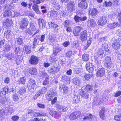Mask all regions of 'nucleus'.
I'll return each mask as SVG.
<instances>
[{
    "label": "nucleus",
    "instance_id": "obj_27",
    "mask_svg": "<svg viewBox=\"0 0 121 121\" xmlns=\"http://www.w3.org/2000/svg\"><path fill=\"white\" fill-rule=\"evenodd\" d=\"M97 54L99 57L102 58L103 56V54H104V50L102 48H100L98 50Z\"/></svg>",
    "mask_w": 121,
    "mask_h": 121
},
{
    "label": "nucleus",
    "instance_id": "obj_62",
    "mask_svg": "<svg viewBox=\"0 0 121 121\" xmlns=\"http://www.w3.org/2000/svg\"><path fill=\"white\" fill-rule=\"evenodd\" d=\"M73 34L75 36H77L79 35V32H78L74 28L73 31Z\"/></svg>",
    "mask_w": 121,
    "mask_h": 121
},
{
    "label": "nucleus",
    "instance_id": "obj_52",
    "mask_svg": "<svg viewBox=\"0 0 121 121\" xmlns=\"http://www.w3.org/2000/svg\"><path fill=\"white\" fill-rule=\"evenodd\" d=\"M112 5L113 6L116 7L118 4V1L117 0H112Z\"/></svg>",
    "mask_w": 121,
    "mask_h": 121
},
{
    "label": "nucleus",
    "instance_id": "obj_57",
    "mask_svg": "<svg viewBox=\"0 0 121 121\" xmlns=\"http://www.w3.org/2000/svg\"><path fill=\"white\" fill-rule=\"evenodd\" d=\"M80 18L79 16L76 15L74 17V19L76 22H78L80 21Z\"/></svg>",
    "mask_w": 121,
    "mask_h": 121
},
{
    "label": "nucleus",
    "instance_id": "obj_2",
    "mask_svg": "<svg viewBox=\"0 0 121 121\" xmlns=\"http://www.w3.org/2000/svg\"><path fill=\"white\" fill-rule=\"evenodd\" d=\"M82 117V118L84 121H86L90 119L92 121H95L96 120V117L91 114H84Z\"/></svg>",
    "mask_w": 121,
    "mask_h": 121
},
{
    "label": "nucleus",
    "instance_id": "obj_42",
    "mask_svg": "<svg viewBox=\"0 0 121 121\" xmlns=\"http://www.w3.org/2000/svg\"><path fill=\"white\" fill-rule=\"evenodd\" d=\"M82 58L83 60L85 61H87L89 59V55L86 54H84L82 55Z\"/></svg>",
    "mask_w": 121,
    "mask_h": 121
},
{
    "label": "nucleus",
    "instance_id": "obj_56",
    "mask_svg": "<svg viewBox=\"0 0 121 121\" xmlns=\"http://www.w3.org/2000/svg\"><path fill=\"white\" fill-rule=\"evenodd\" d=\"M19 118V117L17 116H14L12 117V119L13 121H17Z\"/></svg>",
    "mask_w": 121,
    "mask_h": 121
},
{
    "label": "nucleus",
    "instance_id": "obj_3",
    "mask_svg": "<svg viewBox=\"0 0 121 121\" xmlns=\"http://www.w3.org/2000/svg\"><path fill=\"white\" fill-rule=\"evenodd\" d=\"M107 17L106 16L104 15L101 16L99 17L98 23L99 25L103 26L107 23Z\"/></svg>",
    "mask_w": 121,
    "mask_h": 121
},
{
    "label": "nucleus",
    "instance_id": "obj_36",
    "mask_svg": "<svg viewBox=\"0 0 121 121\" xmlns=\"http://www.w3.org/2000/svg\"><path fill=\"white\" fill-rule=\"evenodd\" d=\"M93 86L90 85H88L85 87V90L87 91H91L93 90Z\"/></svg>",
    "mask_w": 121,
    "mask_h": 121
},
{
    "label": "nucleus",
    "instance_id": "obj_12",
    "mask_svg": "<svg viewBox=\"0 0 121 121\" xmlns=\"http://www.w3.org/2000/svg\"><path fill=\"white\" fill-rule=\"evenodd\" d=\"M105 69L103 68H99L96 73V76L97 77H101L105 75Z\"/></svg>",
    "mask_w": 121,
    "mask_h": 121
},
{
    "label": "nucleus",
    "instance_id": "obj_38",
    "mask_svg": "<svg viewBox=\"0 0 121 121\" xmlns=\"http://www.w3.org/2000/svg\"><path fill=\"white\" fill-rule=\"evenodd\" d=\"M102 47L104 48L105 51L109 52L110 50L108 49V44L107 43H104L102 45Z\"/></svg>",
    "mask_w": 121,
    "mask_h": 121
},
{
    "label": "nucleus",
    "instance_id": "obj_22",
    "mask_svg": "<svg viewBox=\"0 0 121 121\" xmlns=\"http://www.w3.org/2000/svg\"><path fill=\"white\" fill-rule=\"evenodd\" d=\"M79 93L82 97L84 98L88 99L89 97V95L88 93L82 90H80Z\"/></svg>",
    "mask_w": 121,
    "mask_h": 121
},
{
    "label": "nucleus",
    "instance_id": "obj_54",
    "mask_svg": "<svg viewBox=\"0 0 121 121\" xmlns=\"http://www.w3.org/2000/svg\"><path fill=\"white\" fill-rule=\"evenodd\" d=\"M7 114L5 112V110L0 109V116L2 117L4 115H7Z\"/></svg>",
    "mask_w": 121,
    "mask_h": 121
},
{
    "label": "nucleus",
    "instance_id": "obj_14",
    "mask_svg": "<svg viewBox=\"0 0 121 121\" xmlns=\"http://www.w3.org/2000/svg\"><path fill=\"white\" fill-rule=\"evenodd\" d=\"M56 93L55 92H52L47 94L46 98L48 100H51L55 97Z\"/></svg>",
    "mask_w": 121,
    "mask_h": 121
},
{
    "label": "nucleus",
    "instance_id": "obj_33",
    "mask_svg": "<svg viewBox=\"0 0 121 121\" xmlns=\"http://www.w3.org/2000/svg\"><path fill=\"white\" fill-rule=\"evenodd\" d=\"M29 72L31 74L35 75L37 72V70L35 68H30L29 69Z\"/></svg>",
    "mask_w": 121,
    "mask_h": 121
},
{
    "label": "nucleus",
    "instance_id": "obj_59",
    "mask_svg": "<svg viewBox=\"0 0 121 121\" xmlns=\"http://www.w3.org/2000/svg\"><path fill=\"white\" fill-rule=\"evenodd\" d=\"M13 98L14 100L15 101H18L19 100V97L16 94H14L13 95Z\"/></svg>",
    "mask_w": 121,
    "mask_h": 121
},
{
    "label": "nucleus",
    "instance_id": "obj_13",
    "mask_svg": "<svg viewBox=\"0 0 121 121\" xmlns=\"http://www.w3.org/2000/svg\"><path fill=\"white\" fill-rule=\"evenodd\" d=\"M74 4L71 2L68 3L67 5V9L69 12H73L75 10Z\"/></svg>",
    "mask_w": 121,
    "mask_h": 121
},
{
    "label": "nucleus",
    "instance_id": "obj_7",
    "mask_svg": "<svg viewBox=\"0 0 121 121\" xmlns=\"http://www.w3.org/2000/svg\"><path fill=\"white\" fill-rule=\"evenodd\" d=\"M38 62V59L36 56H31L29 60L30 63L32 65H36Z\"/></svg>",
    "mask_w": 121,
    "mask_h": 121
},
{
    "label": "nucleus",
    "instance_id": "obj_8",
    "mask_svg": "<svg viewBox=\"0 0 121 121\" xmlns=\"http://www.w3.org/2000/svg\"><path fill=\"white\" fill-rule=\"evenodd\" d=\"M80 112L79 111L74 112L70 115L69 118L71 120H73L77 118L78 117L80 116Z\"/></svg>",
    "mask_w": 121,
    "mask_h": 121
},
{
    "label": "nucleus",
    "instance_id": "obj_46",
    "mask_svg": "<svg viewBox=\"0 0 121 121\" xmlns=\"http://www.w3.org/2000/svg\"><path fill=\"white\" fill-rule=\"evenodd\" d=\"M40 74V77L43 78H47L48 76L46 73L44 71L41 72Z\"/></svg>",
    "mask_w": 121,
    "mask_h": 121
},
{
    "label": "nucleus",
    "instance_id": "obj_55",
    "mask_svg": "<svg viewBox=\"0 0 121 121\" xmlns=\"http://www.w3.org/2000/svg\"><path fill=\"white\" fill-rule=\"evenodd\" d=\"M114 119L118 121H121V115H119L115 116Z\"/></svg>",
    "mask_w": 121,
    "mask_h": 121
},
{
    "label": "nucleus",
    "instance_id": "obj_64",
    "mask_svg": "<svg viewBox=\"0 0 121 121\" xmlns=\"http://www.w3.org/2000/svg\"><path fill=\"white\" fill-rule=\"evenodd\" d=\"M50 114L52 116L56 115L57 112L55 111H53L52 110H50Z\"/></svg>",
    "mask_w": 121,
    "mask_h": 121
},
{
    "label": "nucleus",
    "instance_id": "obj_43",
    "mask_svg": "<svg viewBox=\"0 0 121 121\" xmlns=\"http://www.w3.org/2000/svg\"><path fill=\"white\" fill-rule=\"evenodd\" d=\"M73 52L72 51H69L67 52L65 54L66 56L67 57H71L73 55Z\"/></svg>",
    "mask_w": 121,
    "mask_h": 121
},
{
    "label": "nucleus",
    "instance_id": "obj_15",
    "mask_svg": "<svg viewBox=\"0 0 121 121\" xmlns=\"http://www.w3.org/2000/svg\"><path fill=\"white\" fill-rule=\"evenodd\" d=\"M105 65L108 68H110L111 66V62L109 56L106 57L105 60Z\"/></svg>",
    "mask_w": 121,
    "mask_h": 121
},
{
    "label": "nucleus",
    "instance_id": "obj_9",
    "mask_svg": "<svg viewBox=\"0 0 121 121\" xmlns=\"http://www.w3.org/2000/svg\"><path fill=\"white\" fill-rule=\"evenodd\" d=\"M107 26L110 29H113L117 27H121V22L120 23L115 22L110 23L108 24Z\"/></svg>",
    "mask_w": 121,
    "mask_h": 121
},
{
    "label": "nucleus",
    "instance_id": "obj_4",
    "mask_svg": "<svg viewBox=\"0 0 121 121\" xmlns=\"http://www.w3.org/2000/svg\"><path fill=\"white\" fill-rule=\"evenodd\" d=\"M29 23V21L27 19L23 18L21 22V23L20 24V28L22 29L26 28Z\"/></svg>",
    "mask_w": 121,
    "mask_h": 121
},
{
    "label": "nucleus",
    "instance_id": "obj_20",
    "mask_svg": "<svg viewBox=\"0 0 121 121\" xmlns=\"http://www.w3.org/2000/svg\"><path fill=\"white\" fill-rule=\"evenodd\" d=\"M98 13V10L95 8L91 9L89 11V14L90 15L95 16Z\"/></svg>",
    "mask_w": 121,
    "mask_h": 121
},
{
    "label": "nucleus",
    "instance_id": "obj_32",
    "mask_svg": "<svg viewBox=\"0 0 121 121\" xmlns=\"http://www.w3.org/2000/svg\"><path fill=\"white\" fill-rule=\"evenodd\" d=\"M32 9L38 14H39L40 12L38 6L36 4H34L32 6Z\"/></svg>",
    "mask_w": 121,
    "mask_h": 121
},
{
    "label": "nucleus",
    "instance_id": "obj_49",
    "mask_svg": "<svg viewBox=\"0 0 121 121\" xmlns=\"http://www.w3.org/2000/svg\"><path fill=\"white\" fill-rule=\"evenodd\" d=\"M101 100V99L100 98H95L94 99V102L97 105L99 104V102H100Z\"/></svg>",
    "mask_w": 121,
    "mask_h": 121
},
{
    "label": "nucleus",
    "instance_id": "obj_16",
    "mask_svg": "<svg viewBox=\"0 0 121 121\" xmlns=\"http://www.w3.org/2000/svg\"><path fill=\"white\" fill-rule=\"evenodd\" d=\"M80 96L78 94L76 95L75 94L73 95V97L72 101L73 103H78L80 100Z\"/></svg>",
    "mask_w": 121,
    "mask_h": 121
},
{
    "label": "nucleus",
    "instance_id": "obj_34",
    "mask_svg": "<svg viewBox=\"0 0 121 121\" xmlns=\"http://www.w3.org/2000/svg\"><path fill=\"white\" fill-rule=\"evenodd\" d=\"M23 50L27 54H29L31 52L30 47L29 46H25L23 49Z\"/></svg>",
    "mask_w": 121,
    "mask_h": 121
},
{
    "label": "nucleus",
    "instance_id": "obj_40",
    "mask_svg": "<svg viewBox=\"0 0 121 121\" xmlns=\"http://www.w3.org/2000/svg\"><path fill=\"white\" fill-rule=\"evenodd\" d=\"M11 31L10 30L6 31L4 33V35L7 38H9L10 36Z\"/></svg>",
    "mask_w": 121,
    "mask_h": 121
},
{
    "label": "nucleus",
    "instance_id": "obj_63",
    "mask_svg": "<svg viewBox=\"0 0 121 121\" xmlns=\"http://www.w3.org/2000/svg\"><path fill=\"white\" fill-rule=\"evenodd\" d=\"M76 30H77L79 33L80 31L82 29V28L80 26H77L74 28Z\"/></svg>",
    "mask_w": 121,
    "mask_h": 121
},
{
    "label": "nucleus",
    "instance_id": "obj_1",
    "mask_svg": "<svg viewBox=\"0 0 121 121\" xmlns=\"http://www.w3.org/2000/svg\"><path fill=\"white\" fill-rule=\"evenodd\" d=\"M112 45L114 49L116 50L119 49L121 46V39H119L114 40Z\"/></svg>",
    "mask_w": 121,
    "mask_h": 121
},
{
    "label": "nucleus",
    "instance_id": "obj_45",
    "mask_svg": "<svg viewBox=\"0 0 121 121\" xmlns=\"http://www.w3.org/2000/svg\"><path fill=\"white\" fill-rule=\"evenodd\" d=\"M30 26L31 30L33 31H35L36 29L35 24L32 22L30 23Z\"/></svg>",
    "mask_w": 121,
    "mask_h": 121
},
{
    "label": "nucleus",
    "instance_id": "obj_61",
    "mask_svg": "<svg viewBox=\"0 0 121 121\" xmlns=\"http://www.w3.org/2000/svg\"><path fill=\"white\" fill-rule=\"evenodd\" d=\"M92 76L90 74H86L84 76L85 79L86 80H89L92 77Z\"/></svg>",
    "mask_w": 121,
    "mask_h": 121
},
{
    "label": "nucleus",
    "instance_id": "obj_44",
    "mask_svg": "<svg viewBox=\"0 0 121 121\" xmlns=\"http://www.w3.org/2000/svg\"><path fill=\"white\" fill-rule=\"evenodd\" d=\"M36 114H37V116H47V114L46 113L43 112H37Z\"/></svg>",
    "mask_w": 121,
    "mask_h": 121
},
{
    "label": "nucleus",
    "instance_id": "obj_18",
    "mask_svg": "<svg viewBox=\"0 0 121 121\" xmlns=\"http://www.w3.org/2000/svg\"><path fill=\"white\" fill-rule=\"evenodd\" d=\"M17 55L14 54L13 53L9 52V53L5 55V56L9 60H12V58H15L16 57Z\"/></svg>",
    "mask_w": 121,
    "mask_h": 121
},
{
    "label": "nucleus",
    "instance_id": "obj_21",
    "mask_svg": "<svg viewBox=\"0 0 121 121\" xmlns=\"http://www.w3.org/2000/svg\"><path fill=\"white\" fill-rule=\"evenodd\" d=\"M78 5L81 8L85 9L87 8L88 5L87 2L81 1L79 3Z\"/></svg>",
    "mask_w": 121,
    "mask_h": 121
},
{
    "label": "nucleus",
    "instance_id": "obj_19",
    "mask_svg": "<svg viewBox=\"0 0 121 121\" xmlns=\"http://www.w3.org/2000/svg\"><path fill=\"white\" fill-rule=\"evenodd\" d=\"M73 82L76 85L80 86L81 84V80L78 77H75L73 79Z\"/></svg>",
    "mask_w": 121,
    "mask_h": 121
},
{
    "label": "nucleus",
    "instance_id": "obj_51",
    "mask_svg": "<svg viewBox=\"0 0 121 121\" xmlns=\"http://www.w3.org/2000/svg\"><path fill=\"white\" fill-rule=\"evenodd\" d=\"M61 79L66 81H68L70 82V78H69L66 75L62 76L61 78Z\"/></svg>",
    "mask_w": 121,
    "mask_h": 121
},
{
    "label": "nucleus",
    "instance_id": "obj_11",
    "mask_svg": "<svg viewBox=\"0 0 121 121\" xmlns=\"http://www.w3.org/2000/svg\"><path fill=\"white\" fill-rule=\"evenodd\" d=\"M60 70V68L59 67H57L53 66L51 67L48 70L49 72L51 73L54 74L56 73Z\"/></svg>",
    "mask_w": 121,
    "mask_h": 121
},
{
    "label": "nucleus",
    "instance_id": "obj_37",
    "mask_svg": "<svg viewBox=\"0 0 121 121\" xmlns=\"http://www.w3.org/2000/svg\"><path fill=\"white\" fill-rule=\"evenodd\" d=\"M28 113L30 114L31 116L36 117L37 116L36 112H35L33 110L31 109H29L28 111Z\"/></svg>",
    "mask_w": 121,
    "mask_h": 121
},
{
    "label": "nucleus",
    "instance_id": "obj_5",
    "mask_svg": "<svg viewBox=\"0 0 121 121\" xmlns=\"http://www.w3.org/2000/svg\"><path fill=\"white\" fill-rule=\"evenodd\" d=\"M88 35L87 31L86 30L82 31L80 34V39L82 42L86 40L87 39Z\"/></svg>",
    "mask_w": 121,
    "mask_h": 121
},
{
    "label": "nucleus",
    "instance_id": "obj_6",
    "mask_svg": "<svg viewBox=\"0 0 121 121\" xmlns=\"http://www.w3.org/2000/svg\"><path fill=\"white\" fill-rule=\"evenodd\" d=\"M3 24L5 28L10 26L13 24V21L11 20L6 19L4 20L3 22Z\"/></svg>",
    "mask_w": 121,
    "mask_h": 121
},
{
    "label": "nucleus",
    "instance_id": "obj_17",
    "mask_svg": "<svg viewBox=\"0 0 121 121\" xmlns=\"http://www.w3.org/2000/svg\"><path fill=\"white\" fill-rule=\"evenodd\" d=\"M40 37L39 35H36L35 36L34 39V41L33 42V45L32 47L33 48H35V46L37 44V42L39 41L40 40Z\"/></svg>",
    "mask_w": 121,
    "mask_h": 121
},
{
    "label": "nucleus",
    "instance_id": "obj_23",
    "mask_svg": "<svg viewBox=\"0 0 121 121\" xmlns=\"http://www.w3.org/2000/svg\"><path fill=\"white\" fill-rule=\"evenodd\" d=\"M39 27L42 28L45 27V24L43 19L42 18H39L38 20Z\"/></svg>",
    "mask_w": 121,
    "mask_h": 121
},
{
    "label": "nucleus",
    "instance_id": "obj_28",
    "mask_svg": "<svg viewBox=\"0 0 121 121\" xmlns=\"http://www.w3.org/2000/svg\"><path fill=\"white\" fill-rule=\"evenodd\" d=\"M61 50V48L58 47H56L54 48L53 50V52L54 55L55 56L57 55V54Z\"/></svg>",
    "mask_w": 121,
    "mask_h": 121
},
{
    "label": "nucleus",
    "instance_id": "obj_31",
    "mask_svg": "<svg viewBox=\"0 0 121 121\" xmlns=\"http://www.w3.org/2000/svg\"><path fill=\"white\" fill-rule=\"evenodd\" d=\"M23 60V58L22 56H18L17 57L16 60V62L17 65H19L20 63Z\"/></svg>",
    "mask_w": 121,
    "mask_h": 121
},
{
    "label": "nucleus",
    "instance_id": "obj_35",
    "mask_svg": "<svg viewBox=\"0 0 121 121\" xmlns=\"http://www.w3.org/2000/svg\"><path fill=\"white\" fill-rule=\"evenodd\" d=\"M9 89V88L7 86L3 88L1 90L2 93L4 95L7 94L8 92Z\"/></svg>",
    "mask_w": 121,
    "mask_h": 121
},
{
    "label": "nucleus",
    "instance_id": "obj_47",
    "mask_svg": "<svg viewBox=\"0 0 121 121\" xmlns=\"http://www.w3.org/2000/svg\"><path fill=\"white\" fill-rule=\"evenodd\" d=\"M112 1L107 2V1H105L104 3L103 4L105 6V7L110 6L112 5Z\"/></svg>",
    "mask_w": 121,
    "mask_h": 121
},
{
    "label": "nucleus",
    "instance_id": "obj_50",
    "mask_svg": "<svg viewBox=\"0 0 121 121\" xmlns=\"http://www.w3.org/2000/svg\"><path fill=\"white\" fill-rule=\"evenodd\" d=\"M16 40L18 43L20 45H21L23 43V40L20 38H17Z\"/></svg>",
    "mask_w": 121,
    "mask_h": 121
},
{
    "label": "nucleus",
    "instance_id": "obj_26",
    "mask_svg": "<svg viewBox=\"0 0 121 121\" xmlns=\"http://www.w3.org/2000/svg\"><path fill=\"white\" fill-rule=\"evenodd\" d=\"M105 112V109L104 108H102L99 112L100 117L103 120H104L105 118L104 113Z\"/></svg>",
    "mask_w": 121,
    "mask_h": 121
},
{
    "label": "nucleus",
    "instance_id": "obj_25",
    "mask_svg": "<svg viewBox=\"0 0 121 121\" xmlns=\"http://www.w3.org/2000/svg\"><path fill=\"white\" fill-rule=\"evenodd\" d=\"M35 85L36 83L35 80L32 79H30L28 82V86L29 87H31L32 88H34Z\"/></svg>",
    "mask_w": 121,
    "mask_h": 121
},
{
    "label": "nucleus",
    "instance_id": "obj_60",
    "mask_svg": "<svg viewBox=\"0 0 121 121\" xmlns=\"http://www.w3.org/2000/svg\"><path fill=\"white\" fill-rule=\"evenodd\" d=\"M4 98L3 97V96H1V97H0V102L2 104H4L5 102V100Z\"/></svg>",
    "mask_w": 121,
    "mask_h": 121
},
{
    "label": "nucleus",
    "instance_id": "obj_29",
    "mask_svg": "<svg viewBox=\"0 0 121 121\" xmlns=\"http://www.w3.org/2000/svg\"><path fill=\"white\" fill-rule=\"evenodd\" d=\"M5 109V112L7 114V115L10 114L13 112V109L12 108L9 107Z\"/></svg>",
    "mask_w": 121,
    "mask_h": 121
},
{
    "label": "nucleus",
    "instance_id": "obj_24",
    "mask_svg": "<svg viewBox=\"0 0 121 121\" xmlns=\"http://www.w3.org/2000/svg\"><path fill=\"white\" fill-rule=\"evenodd\" d=\"M96 23L95 20L93 19H91L88 22V26L94 27L95 26Z\"/></svg>",
    "mask_w": 121,
    "mask_h": 121
},
{
    "label": "nucleus",
    "instance_id": "obj_41",
    "mask_svg": "<svg viewBox=\"0 0 121 121\" xmlns=\"http://www.w3.org/2000/svg\"><path fill=\"white\" fill-rule=\"evenodd\" d=\"M26 80V77H22L20 78L19 80V82L20 83L24 84L25 83Z\"/></svg>",
    "mask_w": 121,
    "mask_h": 121
},
{
    "label": "nucleus",
    "instance_id": "obj_39",
    "mask_svg": "<svg viewBox=\"0 0 121 121\" xmlns=\"http://www.w3.org/2000/svg\"><path fill=\"white\" fill-rule=\"evenodd\" d=\"M12 12L10 11H6L4 13L3 16L4 17L10 16L12 15Z\"/></svg>",
    "mask_w": 121,
    "mask_h": 121
},
{
    "label": "nucleus",
    "instance_id": "obj_10",
    "mask_svg": "<svg viewBox=\"0 0 121 121\" xmlns=\"http://www.w3.org/2000/svg\"><path fill=\"white\" fill-rule=\"evenodd\" d=\"M86 68L87 70L91 73L94 70V66L92 64L89 62H87L86 65Z\"/></svg>",
    "mask_w": 121,
    "mask_h": 121
},
{
    "label": "nucleus",
    "instance_id": "obj_30",
    "mask_svg": "<svg viewBox=\"0 0 121 121\" xmlns=\"http://www.w3.org/2000/svg\"><path fill=\"white\" fill-rule=\"evenodd\" d=\"M43 94L42 90H39L37 92L36 95L34 96V99L35 100L38 97L40 96H42Z\"/></svg>",
    "mask_w": 121,
    "mask_h": 121
},
{
    "label": "nucleus",
    "instance_id": "obj_58",
    "mask_svg": "<svg viewBox=\"0 0 121 121\" xmlns=\"http://www.w3.org/2000/svg\"><path fill=\"white\" fill-rule=\"evenodd\" d=\"M57 109L60 112H63V110L62 108V105L59 104L57 105Z\"/></svg>",
    "mask_w": 121,
    "mask_h": 121
},
{
    "label": "nucleus",
    "instance_id": "obj_53",
    "mask_svg": "<svg viewBox=\"0 0 121 121\" xmlns=\"http://www.w3.org/2000/svg\"><path fill=\"white\" fill-rule=\"evenodd\" d=\"M10 50V47L9 46H5L3 47V51L5 52H7Z\"/></svg>",
    "mask_w": 121,
    "mask_h": 121
},
{
    "label": "nucleus",
    "instance_id": "obj_48",
    "mask_svg": "<svg viewBox=\"0 0 121 121\" xmlns=\"http://www.w3.org/2000/svg\"><path fill=\"white\" fill-rule=\"evenodd\" d=\"M26 89L24 87H23L21 89L18 91V93L21 95H22L26 92Z\"/></svg>",
    "mask_w": 121,
    "mask_h": 121
}]
</instances>
